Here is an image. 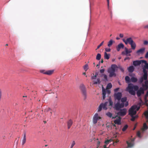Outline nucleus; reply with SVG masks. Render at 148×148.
Returning a JSON list of instances; mask_svg holds the SVG:
<instances>
[{"mask_svg": "<svg viewBox=\"0 0 148 148\" xmlns=\"http://www.w3.org/2000/svg\"><path fill=\"white\" fill-rule=\"evenodd\" d=\"M138 87L137 85H134L131 83L129 84L126 88L127 90L129 93L132 95H135L136 93L135 91H137L136 94L138 97L140 96L142 94L144 93L145 90L143 87H140L138 90Z\"/></svg>", "mask_w": 148, "mask_h": 148, "instance_id": "f257e3e1", "label": "nucleus"}, {"mask_svg": "<svg viewBox=\"0 0 148 148\" xmlns=\"http://www.w3.org/2000/svg\"><path fill=\"white\" fill-rule=\"evenodd\" d=\"M122 96L121 92H118L114 94V98L115 101L117 100V103L114 105V108L115 110L118 111L121 108L123 107V103H120L121 99Z\"/></svg>", "mask_w": 148, "mask_h": 148, "instance_id": "f03ea898", "label": "nucleus"}, {"mask_svg": "<svg viewBox=\"0 0 148 148\" xmlns=\"http://www.w3.org/2000/svg\"><path fill=\"white\" fill-rule=\"evenodd\" d=\"M118 68L117 66L115 64H113L111 65L110 68H109L108 72L109 73V76L111 77H116V74L115 73L116 69Z\"/></svg>", "mask_w": 148, "mask_h": 148, "instance_id": "7ed1b4c3", "label": "nucleus"}, {"mask_svg": "<svg viewBox=\"0 0 148 148\" xmlns=\"http://www.w3.org/2000/svg\"><path fill=\"white\" fill-rule=\"evenodd\" d=\"M123 41L125 42L126 45H127L128 43L130 44L132 49L135 50L136 49V44L131 38L130 37L128 38L126 40L124 39H123Z\"/></svg>", "mask_w": 148, "mask_h": 148, "instance_id": "20e7f679", "label": "nucleus"}, {"mask_svg": "<svg viewBox=\"0 0 148 148\" xmlns=\"http://www.w3.org/2000/svg\"><path fill=\"white\" fill-rule=\"evenodd\" d=\"M137 108L136 106H132L129 110V114L130 116H134L136 113V111L135 110Z\"/></svg>", "mask_w": 148, "mask_h": 148, "instance_id": "39448f33", "label": "nucleus"}, {"mask_svg": "<svg viewBox=\"0 0 148 148\" xmlns=\"http://www.w3.org/2000/svg\"><path fill=\"white\" fill-rule=\"evenodd\" d=\"M80 89L82 91L84 99H85L86 98L87 95L85 87L84 85L83 84H81L80 86Z\"/></svg>", "mask_w": 148, "mask_h": 148, "instance_id": "423d86ee", "label": "nucleus"}, {"mask_svg": "<svg viewBox=\"0 0 148 148\" xmlns=\"http://www.w3.org/2000/svg\"><path fill=\"white\" fill-rule=\"evenodd\" d=\"M119 110V112L117 113V115L120 116H124L126 114L127 111L126 109L124 108L122 109H120Z\"/></svg>", "mask_w": 148, "mask_h": 148, "instance_id": "0eeeda50", "label": "nucleus"}, {"mask_svg": "<svg viewBox=\"0 0 148 148\" xmlns=\"http://www.w3.org/2000/svg\"><path fill=\"white\" fill-rule=\"evenodd\" d=\"M111 92L110 90L108 89H105L102 88V95H103V100L105 99L106 98V93L109 95Z\"/></svg>", "mask_w": 148, "mask_h": 148, "instance_id": "6e6552de", "label": "nucleus"}, {"mask_svg": "<svg viewBox=\"0 0 148 148\" xmlns=\"http://www.w3.org/2000/svg\"><path fill=\"white\" fill-rule=\"evenodd\" d=\"M125 51L122 52V54L123 55H125L127 56L128 55L129 56H130V54H129L128 55V54L132 52V51L131 49H130L128 50L127 48L126 47H125Z\"/></svg>", "mask_w": 148, "mask_h": 148, "instance_id": "1a4fd4ad", "label": "nucleus"}, {"mask_svg": "<svg viewBox=\"0 0 148 148\" xmlns=\"http://www.w3.org/2000/svg\"><path fill=\"white\" fill-rule=\"evenodd\" d=\"M101 118L99 116L97 113H96L94 115L93 118V122L94 124H96L97 123V121L99 119H101Z\"/></svg>", "mask_w": 148, "mask_h": 148, "instance_id": "9d476101", "label": "nucleus"}, {"mask_svg": "<svg viewBox=\"0 0 148 148\" xmlns=\"http://www.w3.org/2000/svg\"><path fill=\"white\" fill-rule=\"evenodd\" d=\"M124 47V45L122 43H120L116 47V50L117 51H119L121 49H123Z\"/></svg>", "mask_w": 148, "mask_h": 148, "instance_id": "9b49d317", "label": "nucleus"}, {"mask_svg": "<svg viewBox=\"0 0 148 148\" xmlns=\"http://www.w3.org/2000/svg\"><path fill=\"white\" fill-rule=\"evenodd\" d=\"M121 117L120 116H119L118 118H116V119L114 121V123L115 124L120 125L121 124Z\"/></svg>", "mask_w": 148, "mask_h": 148, "instance_id": "f8f14e48", "label": "nucleus"}, {"mask_svg": "<svg viewBox=\"0 0 148 148\" xmlns=\"http://www.w3.org/2000/svg\"><path fill=\"white\" fill-rule=\"evenodd\" d=\"M142 60L134 61L133 62V64L135 66L139 65L141 64V63L142 62Z\"/></svg>", "mask_w": 148, "mask_h": 148, "instance_id": "ddd939ff", "label": "nucleus"}, {"mask_svg": "<svg viewBox=\"0 0 148 148\" xmlns=\"http://www.w3.org/2000/svg\"><path fill=\"white\" fill-rule=\"evenodd\" d=\"M106 115L108 117L110 118L112 117V119H114L117 116H112V114L110 112H108L106 114Z\"/></svg>", "mask_w": 148, "mask_h": 148, "instance_id": "4468645a", "label": "nucleus"}, {"mask_svg": "<svg viewBox=\"0 0 148 148\" xmlns=\"http://www.w3.org/2000/svg\"><path fill=\"white\" fill-rule=\"evenodd\" d=\"M145 48H143L140 49L136 51V53L139 54V53L143 54L145 51Z\"/></svg>", "mask_w": 148, "mask_h": 148, "instance_id": "2eb2a0df", "label": "nucleus"}, {"mask_svg": "<svg viewBox=\"0 0 148 148\" xmlns=\"http://www.w3.org/2000/svg\"><path fill=\"white\" fill-rule=\"evenodd\" d=\"M73 124V121L71 119H70L67 122V126L68 129H70Z\"/></svg>", "mask_w": 148, "mask_h": 148, "instance_id": "dca6fc26", "label": "nucleus"}, {"mask_svg": "<svg viewBox=\"0 0 148 148\" xmlns=\"http://www.w3.org/2000/svg\"><path fill=\"white\" fill-rule=\"evenodd\" d=\"M54 72L53 70H50L46 71L45 74L50 75L53 73Z\"/></svg>", "mask_w": 148, "mask_h": 148, "instance_id": "f3484780", "label": "nucleus"}, {"mask_svg": "<svg viewBox=\"0 0 148 148\" xmlns=\"http://www.w3.org/2000/svg\"><path fill=\"white\" fill-rule=\"evenodd\" d=\"M127 100V98L126 97H124L122 98H121V103H123V107L124 106V103Z\"/></svg>", "mask_w": 148, "mask_h": 148, "instance_id": "a211bd4d", "label": "nucleus"}, {"mask_svg": "<svg viewBox=\"0 0 148 148\" xmlns=\"http://www.w3.org/2000/svg\"><path fill=\"white\" fill-rule=\"evenodd\" d=\"M108 103V102H105L104 103H102L101 104L102 105V106L103 107V109L104 110H106L107 109V105Z\"/></svg>", "mask_w": 148, "mask_h": 148, "instance_id": "6ab92c4d", "label": "nucleus"}, {"mask_svg": "<svg viewBox=\"0 0 148 148\" xmlns=\"http://www.w3.org/2000/svg\"><path fill=\"white\" fill-rule=\"evenodd\" d=\"M26 142V134L25 133L24 134L22 140V145H23Z\"/></svg>", "mask_w": 148, "mask_h": 148, "instance_id": "aec40b11", "label": "nucleus"}, {"mask_svg": "<svg viewBox=\"0 0 148 148\" xmlns=\"http://www.w3.org/2000/svg\"><path fill=\"white\" fill-rule=\"evenodd\" d=\"M115 41L112 39H111L108 43V46L109 47H110L112 45L113 43H114Z\"/></svg>", "mask_w": 148, "mask_h": 148, "instance_id": "412c9836", "label": "nucleus"}, {"mask_svg": "<svg viewBox=\"0 0 148 148\" xmlns=\"http://www.w3.org/2000/svg\"><path fill=\"white\" fill-rule=\"evenodd\" d=\"M112 141V139L107 140L105 141V145L104 146V148H107L106 147V146Z\"/></svg>", "mask_w": 148, "mask_h": 148, "instance_id": "4be33fe9", "label": "nucleus"}, {"mask_svg": "<svg viewBox=\"0 0 148 148\" xmlns=\"http://www.w3.org/2000/svg\"><path fill=\"white\" fill-rule=\"evenodd\" d=\"M142 63H144L145 64V65L144 66L143 68L148 69V63L147 62V61L144 60H142Z\"/></svg>", "mask_w": 148, "mask_h": 148, "instance_id": "5701e85b", "label": "nucleus"}, {"mask_svg": "<svg viewBox=\"0 0 148 148\" xmlns=\"http://www.w3.org/2000/svg\"><path fill=\"white\" fill-rule=\"evenodd\" d=\"M138 81V79L137 78L134 77H132L130 79V81L133 83H135Z\"/></svg>", "mask_w": 148, "mask_h": 148, "instance_id": "b1692460", "label": "nucleus"}, {"mask_svg": "<svg viewBox=\"0 0 148 148\" xmlns=\"http://www.w3.org/2000/svg\"><path fill=\"white\" fill-rule=\"evenodd\" d=\"M127 69L129 72L132 73L134 71V68L133 66H129Z\"/></svg>", "mask_w": 148, "mask_h": 148, "instance_id": "393cba45", "label": "nucleus"}, {"mask_svg": "<svg viewBox=\"0 0 148 148\" xmlns=\"http://www.w3.org/2000/svg\"><path fill=\"white\" fill-rule=\"evenodd\" d=\"M110 56V55L109 54H108L106 52H105L104 55V57L105 59L108 60Z\"/></svg>", "mask_w": 148, "mask_h": 148, "instance_id": "a878e982", "label": "nucleus"}, {"mask_svg": "<svg viewBox=\"0 0 148 148\" xmlns=\"http://www.w3.org/2000/svg\"><path fill=\"white\" fill-rule=\"evenodd\" d=\"M148 97V90L144 97V99L145 101V103H147L148 101V100L147 99V97Z\"/></svg>", "mask_w": 148, "mask_h": 148, "instance_id": "bb28decb", "label": "nucleus"}, {"mask_svg": "<svg viewBox=\"0 0 148 148\" xmlns=\"http://www.w3.org/2000/svg\"><path fill=\"white\" fill-rule=\"evenodd\" d=\"M101 82L99 78H97L96 81H94L93 82V84H100Z\"/></svg>", "mask_w": 148, "mask_h": 148, "instance_id": "cd10ccee", "label": "nucleus"}, {"mask_svg": "<svg viewBox=\"0 0 148 148\" xmlns=\"http://www.w3.org/2000/svg\"><path fill=\"white\" fill-rule=\"evenodd\" d=\"M125 79L127 83H129L131 81L129 77L128 76H127L125 77Z\"/></svg>", "mask_w": 148, "mask_h": 148, "instance_id": "c85d7f7f", "label": "nucleus"}, {"mask_svg": "<svg viewBox=\"0 0 148 148\" xmlns=\"http://www.w3.org/2000/svg\"><path fill=\"white\" fill-rule=\"evenodd\" d=\"M128 147H132L133 145V144L132 143H129L128 141H126Z\"/></svg>", "mask_w": 148, "mask_h": 148, "instance_id": "c756f323", "label": "nucleus"}, {"mask_svg": "<svg viewBox=\"0 0 148 148\" xmlns=\"http://www.w3.org/2000/svg\"><path fill=\"white\" fill-rule=\"evenodd\" d=\"M101 57V55L100 53H98L96 57V59L97 60H99Z\"/></svg>", "mask_w": 148, "mask_h": 148, "instance_id": "7c9ffc66", "label": "nucleus"}, {"mask_svg": "<svg viewBox=\"0 0 148 148\" xmlns=\"http://www.w3.org/2000/svg\"><path fill=\"white\" fill-rule=\"evenodd\" d=\"M147 74H144L142 77L143 78L144 80H147Z\"/></svg>", "mask_w": 148, "mask_h": 148, "instance_id": "2f4dec72", "label": "nucleus"}, {"mask_svg": "<svg viewBox=\"0 0 148 148\" xmlns=\"http://www.w3.org/2000/svg\"><path fill=\"white\" fill-rule=\"evenodd\" d=\"M112 87V85L111 83H109L108 84L107 86V89H109L111 88Z\"/></svg>", "mask_w": 148, "mask_h": 148, "instance_id": "473e14b6", "label": "nucleus"}, {"mask_svg": "<svg viewBox=\"0 0 148 148\" xmlns=\"http://www.w3.org/2000/svg\"><path fill=\"white\" fill-rule=\"evenodd\" d=\"M84 69L85 71H87V70L88 69V64H86L84 66Z\"/></svg>", "mask_w": 148, "mask_h": 148, "instance_id": "72a5a7b5", "label": "nucleus"}, {"mask_svg": "<svg viewBox=\"0 0 148 148\" xmlns=\"http://www.w3.org/2000/svg\"><path fill=\"white\" fill-rule=\"evenodd\" d=\"M132 118L131 119V121H135V119L137 117V116H130Z\"/></svg>", "mask_w": 148, "mask_h": 148, "instance_id": "f704fd0d", "label": "nucleus"}, {"mask_svg": "<svg viewBox=\"0 0 148 148\" xmlns=\"http://www.w3.org/2000/svg\"><path fill=\"white\" fill-rule=\"evenodd\" d=\"M128 127V126L127 125H125L122 129V131L124 132L127 129Z\"/></svg>", "mask_w": 148, "mask_h": 148, "instance_id": "c9c22d12", "label": "nucleus"}, {"mask_svg": "<svg viewBox=\"0 0 148 148\" xmlns=\"http://www.w3.org/2000/svg\"><path fill=\"white\" fill-rule=\"evenodd\" d=\"M102 105L100 104V105L99 106L98 110V112H100L102 110V108H103Z\"/></svg>", "mask_w": 148, "mask_h": 148, "instance_id": "e433bc0d", "label": "nucleus"}, {"mask_svg": "<svg viewBox=\"0 0 148 148\" xmlns=\"http://www.w3.org/2000/svg\"><path fill=\"white\" fill-rule=\"evenodd\" d=\"M109 103V106H112L113 105V102L111 98H110L108 100Z\"/></svg>", "mask_w": 148, "mask_h": 148, "instance_id": "4c0bfd02", "label": "nucleus"}, {"mask_svg": "<svg viewBox=\"0 0 148 148\" xmlns=\"http://www.w3.org/2000/svg\"><path fill=\"white\" fill-rule=\"evenodd\" d=\"M143 87L145 90H146L148 88V86L147 85H143Z\"/></svg>", "mask_w": 148, "mask_h": 148, "instance_id": "58836bf2", "label": "nucleus"}, {"mask_svg": "<svg viewBox=\"0 0 148 148\" xmlns=\"http://www.w3.org/2000/svg\"><path fill=\"white\" fill-rule=\"evenodd\" d=\"M144 79L142 77L140 78L139 80V82L140 84L142 83Z\"/></svg>", "mask_w": 148, "mask_h": 148, "instance_id": "ea45409f", "label": "nucleus"}, {"mask_svg": "<svg viewBox=\"0 0 148 148\" xmlns=\"http://www.w3.org/2000/svg\"><path fill=\"white\" fill-rule=\"evenodd\" d=\"M143 72L144 74H147V71L146 70V69L143 68Z\"/></svg>", "mask_w": 148, "mask_h": 148, "instance_id": "a19ab883", "label": "nucleus"}, {"mask_svg": "<svg viewBox=\"0 0 148 148\" xmlns=\"http://www.w3.org/2000/svg\"><path fill=\"white\" fill-rule=\"evenodd\" d=\"M143 127L144 129H147L148 128V127H147V124L145 123H144V124Z\"/></svg>", "mask_w": 148, "mask_h": 148, "instance_id": "79ce46f5", "label": "nucleus"}, {"mask_svg": "<svg viewBox=\"0 0 148 148\" xmlns=\"http://www.w3.org/2000/svg\"><path fill=\"white\" fill-rule=\"evenodd\" d=\"M98 74L97 73L95 75H94L93 76H92L91 77V79H95L96 78V77L97 75Z\"/></svg>", "mask_w": 148, "mask_h": 148, "instance_id": "37998d69", "label": "nucleus"}, {"mask_svg": "<svg viewBox=\"0 0 148 148\" xmlns=\"http://www.w3.org/2000/svg\"><path fill=\"white\" fill-rule=\"evenodd\" d=\"M75 144V142L74 141H73L71 144V148H72L74 146Z\"/></svg>", "mask_w": 148, "mask_h": 148, "instance_id": "c03bdc74", "label": "nucleus"}, {"mask_svg": "<svg viewBox=\"0 0 148 148\" xmlns=\"http://www.w3.org/2000/svg\"><path fill=\"white\" fill-rule=\"evenodd\" d=\"M46 71L45 70H40V72L43 74H45Z\"/></svg>", "mask_w": 148, "mask_h": 148, "instance_id": "a18cd8bd", "label": "nucleus"}, {"mask_svg": "<svg viewBox=\"0 0 148 148\" xmlns=\"http://www.w3.org/2000/svg\"><path fill=\"white\" fill-rule=\"evenodd\" d=\"M105 51L107 52H109L110 51L111 49L109 48H106L105 49Z\"/></svg>", "mask_w": 148, "mask_h": 148, "instance_id": "49530a36", "label": "nucleus"}, {"mask_svg": "<svg viewBox=\"0 0 148 148\" xmlns=\"http://www.w3.org/2000/svg\"><path fill=\"white\" fill-rule=\"evenodd\" d=\"M118 68L123 72H124V70L122 67L119 66V67H118Z\"/></svg>", "mask_w": 148, "mask_h": 148, "instance_id": "de8ad7c7", "label": "nucleus"}, {"mask_svg": "<svg viewBox=\"0 0 148 148\" xmlns=\"http://www.w3.org/2000/svg\"><path fill=\"white\" fill-rule=\"evenodd\" d=\"M50 82L51 85H54L55 82H54L53 80H51L50 81Z\"/></svg>", "mask_w": 148, "mask_h": 148, "instance_id": "09e8293b", "label": "nucleus"}, {"mask_svg": "<svg viewBox=\"0 0 148 148\" xmlns=\"http://www.w3.org/2000/svg\"><path fill=\"white\" fill-rule=\"evenodd\" d=\"M137 135L139 137H140V138L141 137V136H140V131H138L137 133Z\"/></svg>", "mask_w": 148, "mask_h": 148, "instance_id": "8fccbe9b", "label": "nucleus"}, {"mask_svg": "<svg viewBox=\"0 0 148 148\" xmlns=\"http://www.w3.org/2000/svg\"><path fill=\"white\" fill-rule=\"evenodd\" d=\"M143 43L144 45H147L148 44V41L147 40H145Z\"/></svg>", "mask_w": 148, "mask_h": 148, "instance_id": "3c124183", "label": "nucleus"}, {"mask_svg": "<svg viewBox=\"0 0 148 148\" xmlns=\"http://www.w3.org/2000/svg\"><path fill=\"white\" fill-rule=\"evenodd\" d=\"M105 71V70L104 69H102L100 70V73H104Z\"/></svg>", "mask_w": 148, "mask_h": 148, "instance_id": "603ef678", "label": "nucleus"}, {"mask_svg": "<svg viewBox=\"0 0 148 148\" xmlns=\"http://www.w3.org/2000/svg\"><path fill=\"white\" fill-rule=\"evenodd\" d=\"M125 104H124V106L125 105V107H127L128 105V103L127 101H126Z\"/></svg>", "mask_w": 148, "mask_h": 148, "instance_id": "864d4df0", "label": "nucleus"}, {"mask_svg": "<svg viewBox=\"0 0 148 148\" xmlns=\"http://www.w3.org/2000/svg\"><path fill=\"white\" fill-rule=\"evenodd\" d=\"M107 5L108 6V8L109 9V0H107Z\"/></svg>", "mask_w": 148, "mask_h": 148, "instance_id": "5fc2aeb1", "label": "nucleus"}, {"mask_svg": "<svg viewBox=\"0 0 148 148\" xmlns=\"http://www.w3.org/2000/svg\"><path fill=\"white\" fill-rule=\"evenodd\" d=\"M145 57L146 58H148V51L146 54Z\"/></svg>", "mask_w": 148, "mask_h": 148, "instance_id": "6e6d98bb", "label": "nucleus"}, {"mask_svg": "<svg viewBox=\"0 0 148 148\" xmlns=\"http://www.w3.org/2000/svg\"><path fill=\"white\" fill-rule=\"evenodd\" d=\"M102 45L100 43L99 45L97 47V49H96V50H97V49H99L100 47H101Z\"/></svg>", "mask_w": 148, "mask_h": 148, "instance_id": "4d7b16f0", "label": "nucleus"}, {"mask_svg": "<svg viewBox=\"0 0 148 148\" xmlns=\"http://www.w3.org/2000/svg\"><path fill=\"white\" fill-rule=\"evenodd\" d=\"M104 78L106 80H107V76L106 75H105L104 76Z\"/></svg>", "mask_w": 148, "mask_h": 148, "instance_id": "13d9d810", "label": "nucleus"}, {"mask_svg": "<svg viewBox=\"0 0 148 148\" xmlns=\"http://www.w3.org/2000/svg\"><path fill=\"white\" fill-rule=\"evenodd\" d=\"M130 58L129 57H127L126 58H125L124 59V61H125L126 60H130Z\"/></svg>", "mask_w": 148, "mask_h": 148, "instance_id": "bf43d9fd", "label": "nucleus"}, {"mask_svg": "<svg viewBox=\"0 0 148 148\" xmlns=\"http://www.w3.org/2000/svg\"><path fill=\"white\" fill-rule=\"evenodd\" d=\"M119 36L121 38H123V34H119Z\"/></svg>", "mask_w": 148, "mask_h": 148, "instance_id": "052dcab7", "label": "nucleus"}, {"mask_svg": "<svg viewBox=\"0 0 148 148\" xmlns=\"http://www.w3.org/2000/svg\"><path fill=\"white\" fill-rule=\"evenodd\" d=\"M119 89V88H117L115 89L114 91L115 92H117V91Z\"/></svg>", "mask_w": 148, "mask_h": 148, "instance_id": "680f3d73", "label": "nucleus"}, {"mask_svg": "<svg viewBox=\"0 0 148 148\" xmlns=\"http://www.w3.org/2000/svg\"><path fill=\"white\" fill-rule=\"evenodd\" d=\"M119 141V140H118V139H117L115 141V142H114V143H118Z\"/></svg>", "mask_w": 148, "mask_h": 148, "instance_id": "e2e57ef3", "label": "nucleus"}, {"mask_svg": "<svg viewBox=\"0 0 148 148\" xmlns=\"http://www.w3.org/2000/svg\"><path fill=\"white\" fill-rule=\"evenodd\" d=\"M148 84V81H146L145 82V85H147Z\"/></svg>", "mask_w": 148, "mask_h": 148, "instance_id": "0e129e2a", "label": "nucleus"}, {"mask_svg": "<svg viewBox=\"0 0 148 148\" xmlns=\"http://www.w3.org/2000/svg\"><path fill=\"white\" fill-rule=\"evenodd\" d=\"M52 112L51 111L50 112V116H51V115H52Z\"/></svg>", "mask_w": 148, "mask_h": 148, "instance_id": "69168bd1", "label": "nucleus"}, {"mask_svg": "<svg viewBox=\"0 0 148 148\" xmlns=\"http://www.w3.org/2000/svg\"><path fill=\"white\" fill-rule=\"evenodd\" d=\"M50 110H51V109H50V108H48L47 109V111H50Z\"/></svg>", "mask_w": 148, "mask_h": 148, "instance_id": "338daca9", "label": "nucleus"}, {"mask_svg": "<svg viewBox=\"0 0 148 148\" xmlns=\"http://www.w3.org/2000/svg\"><path fill=\"white\" fill-rule=\"evenodd\" d=\"M145 28H148V25H146Z\"/></svg>", "mask_w": 148, "mask_h": 148, "instance_id": "774afa93", "label": "nucleus"}]
</instances>
